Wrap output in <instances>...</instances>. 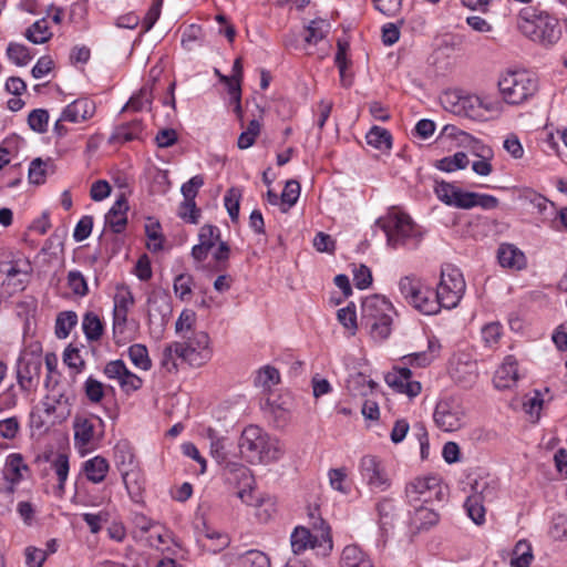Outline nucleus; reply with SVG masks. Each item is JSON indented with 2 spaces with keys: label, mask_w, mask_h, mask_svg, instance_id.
Returning <instances> with one entry per match:
<instances>
[{
  "label": "nucleus",
  "mask_w": 567,
  "mask_h": 567,
  "mask_svg": "<svg viewBox=\"0 0 567 567\" xmlns=\"http://www.w3.org/2000/svg\"><path fill=\"white\" fill-rule=\"evenodd\" d=\"M44 385L49 390V394L44 396L42 405L48 416L53 415L60 405H71L69 396L60 390L56 382L52 386L50 385V375L47 377Z\"/></svg>",
  "instance_id": "obj_24"
},
{
  "label": "nucleus",
  "mask_w": 567,
  "mask_h": 567,
  "mask_svg": "<svg viewBox=\"0 0 567 567\" xmlns=\"http://www.w3.org/2000/svg\"><path fill=\"white\" fill-rule=\"evenodd\" d=\"M127 200L124 195H121L105 215V225L109 226L113 233L121 234L127 224Z\"/></svg>",
  "instance_id": "obj_23"
},
{
  "label": "nucleus",
  "mask_w": 567,
  "mask_h": 567,
  "mask_svg": "<svg viewBox=\"0 0 567 567\" xmlns=\"http://www.w3.org/2000/svg\"><path fill=\"white\" fill-rule=\"evenodd\" d=\"M497 258L504 268L522 270L527 265L525 254L512 244H502L497 250Z\"/></svg>",
  "instance_id": "obj_22"
},
{
  "label": "nucleus",
  "mask_w": 567,
  "mask_h": 567,
  "mask_svg": "<svg viewBox=\"0 0 567 567\" xmlns=\"http://www.w3.org/2000/svg\"><path fill=\"white\" fill-rule=\"evenodd\" d=\"M468 165V157L464 152H457L452 156L443 157L435 163V167L443 172L463 169Z\"/></svg>",
  "instance_id": "obj_41"
},
{
  "label": "nucleus",
  "mask_w": 567,
  "mask_h": 567,
  "mask_svg": "<svg viewBox=\"0 0 567 567\" xmlns=\"http://www.w3.org/2000/svg\"><path fill=\"white\" fill-rule=\"evenodd\" d=\"M299 195L300 184L295 179L288 181L280 195L281 212H288L297 203Z\"/></svg>",
  "instance_id": "obj_44"
},
{
  "label": "nucleus",
  "mask_w": 567,
  "mask_h": 567,
  "mask_svg": "<svg viewBox=\"0 0 567 567\" xmlns=\"http://www.w3.org/2000/svg\"><path fill=\"white\" fill-rule=\"evenodd\" d=\"M104 421L97 415H75L73 420L74 443L78 447H85L93 441H99L104 434Z\"/></svg>",
  "instance_id": "obj_14"
},
{
  "label": "nucleus",
  "mask_w": 567,
  "mask_h": 567,
  "mask_svg": "<svg viewBox=\"0 0 567 567\" xmlns=\"http://www.w3.org/2000/svg\"><path fill=\"white\" fill-rule=\"evenodd\" d=\"M517 27L526 38L544 48L553 47L561 37L558 19L536 7L520 9Z\"/></svg>",
  "instance_id": "obj_1"
},
{
  "label": "nucleus",
  "mask_w": 567,
  "mask_h": 567,
  "mask_svg": "<svg viewBox=\"0 0 567 567\" xmlns=\"http://www.w3.org/2000/svg\"><path fill=\"white\" fill-rule=\"evenodd\" d=\"M196 320V313L193 310L185 309L181 312L177 321L175 322V331L183 337V334H189L195 332L193 326Z\"/></svg>",
  "instance_id": "obj_55"
},
{
  "label": "nucleus",
  "mask_w": 567,
  "mask_h": 567,
  "mask_svg": "<svg viewBox=\"0 0 567 567\" xmlns=\"http://www.w3.org/2000/svg\"><path fill=\"white\" fill-rule=\"evenodd\" d=\"M143 123L141 120H133L128 123L116 126L110 142H131L141 138L143 133Z\"/></svg>",
  "instance_id": "obj_32"
},
{
  "label": "nucleus",
  "mask_w": 567,
  "mask_h": 567,
  "mask_svg": "<svg viewBox=\"0 0 567 567\" xmlns=\"http://www.w3.org/2000/svg\"><path fill=\"white\" fill-rule=\"evenodd\" d=\"M203 185L204 177L202 175H195L188 182L182 185L181 192L184 196V199L192 202V207H194V199L196 198L198 190Z\"/></svg>",
  "instance_id": "obj_57"
},
{
  "label": "nucleus",
  "mask_w": 567,
  "mask_h": 567,
  "mask_svg": "<svg viewBox=\"0 0 567 567\" xmlns=\"http://www.w3.org/2000/svg\"><path fill=\"white\" fill-rule=\"evenodd\" d=\"M444 102L450 104V111L454 114L472 118L480 115L481 109L486 111L496 110L495 103H487L484 99L477 95H458L456 93H452L445 95Z\"/></svg>",
  "instance_id": "obj_15"
},
{
  "label": "nucleus",
  "mask_w": 567,
  "mask_h": 567,
  "mask_svg": "<svg viewBox=\"0 0 567 567\" xmlns=\"http://www.w3.org/2000/svg\"><path fill=\"white\" fill-rule=\"evenodd\" d=\"M518 381L517 361L514 357L507 355L502 365L496 370L493 383L499 390L513 388Z\"/></svg>",
  "instance_id": "obj_20"
},
{
  "label": "nucleus",
  "mask_w": 567,
  "mask_h": 567,
  "mask_svg": "<svg viewBox=\"0 0 567 567\" xmlns=\"http://www.w3.org/2000/svg\"><path fill=\"white\" fill-rule=\"evenodd\" d=\"M238 446L241 455L250 463L274 462L284 454L279 442L256 425H249L243 431Z\"/></svg>",
  "instance_id": "obj_3"
},
{
  "label": "nucleus",
  "mask_w": 567,
  "mask_h": 567,
  "mask_svg": "<svg viewBox=\"0 0 567 567\" xmlns=\"http://www.w3.org/2000/svg\"><path fill=\"white\" fill-rule=\"evenodd\" d=\"M76 323L78 315L74 311L69 310L60 312L55 320V336L59 339L68 338Z\"/></svg>",
  "instance_id": "obj_38"
},
{
  "label": "nucleus",
  "mask_w": 567,
  "mask_h": 567,
  "mask_svg": "<svg viewBox=\"0 0 567 567\" xmlns=\"http://www.w3.org/2000/svg\"><path fill=\"white\" fill-rule=\"evenodd\" d=\"M40 347L34 350H23L17 362V380L23 391L37 388L40 381L42 358Z\"/></svg>",
  "instance_id": "obj_12"
},
{
  "label": "nucleus",
  "mask_w": 567,
  "mask_h": 567,
  "mask_svg": "<svg viewBox=\"0 0 567 567\" xmlns=\"http://www.w3.org/2000/svg\"><path fill=\"white\" fill-rule=\"evenodd\" d=\"M427 504L413 505L414 512L411 514L410 523L417 532L429 529L439 522V514Z\"/></svg>",
  "instance_id": "obj_26"
},
{
  "label": "nucleus",
  "mask_w": 567,
  "mask_h": 567,
  "mask_svg": "<svg viewBox=\"0 0 567 567\" xmlns=\"http://www.w3.org/2000/svg\"><path fill=\"white\" fill-rule=\"evenodd\" d=\"M341 567H374V564L358 545H348L343 548L340 560Z\"/></svg>",
  "instance_id": "obj_25"
},
{
  "label": "nucleus",
  "mask_w": 567,
  "mask_h": 567,
  "mask_svg": "<svg viewBox=\"0 0 567 567\" xmlns=\"http://www.w3.org/2000/svg\"><path fill=\"white\" fill-rule=\"evenodd\" d=\"M240 79L230 78L228 82H226V86L228 90V93L231 99V103L235 104V113L238 115V117H243V110H241V87H240Z\"/></svg>",
  "instance_id": "obj_59"
},
{
  "label": "nucleus",
  "mask_w": 567,
  "mask_h": 567,
  "mask_svg": "<svg viewBox=\"0 0 567 567\" xmlns=\"http://www.w3.org/2000/svg\"><path fill=\"white\" fill-rule=\"evenodd\" d=\"M408 302L424 315H435L442 308L436 291L423 285Z\"/></svg>",
  "instance_id": "obj_19"
},
{
  "label": "nucleus",
  "mask_w": 567,
  "mask_h": 567,
  "mask_svg": "<svg viewBox=\"0 0 567 567\" xmlns=\"http://www.w3.org/2000/svg\"><path fill=\"white\" fill-rule=\"evenodd\" d=\"M48 21L43 18L32 23L24 32V37L34 44H43L52 38Z\"/></svg>",
  "instance_id": "obj_35"
},
{
  "label": "nucleus",
  "mask_w": 567,
  "mask_h": 567,
  "mask_svg": "<svg viewBox=\"0 0 567 567\" xmlns=\"http://www.w3.org/2000/svg\"><path fill=\"white\" fill-rule=\"evenodd\" d=\"M394 503L391 498H382L377 504V512L379 516V526L382 533H386L392 527L394 516Z\"/></svg>",
  "instance_id": "obj_39"
},
{
  "label": "nucleus",
  "mask_w": 567,
  "mask_h": 567,
  "mask_svg": "<svg viewBox=\"0 0 567 567\" xmlns=\"http://www.w3.org/2000/svg\"><path fill=\"white\" fill-rule=\"evenodd\" d=\"M68 286L72 292L79 297H84L89 292L86 279L79 270H71L68 274Z\"/></svg>",
  "instance_id": "obj_53"
},
{
  "label": "nucleus",
  "mask_w": 567,
  "mask_h": 567,
  "mask_svg": "<svg viewBox=\"0 0 567 567\" xmlns=\"http://www.w3.org/2000/svg\"><path fill=\"white\" fill-rule=\"evenodd\" d=\"M512 567H529L533 559L532 547L526 540H519L513 551Z\"/></svg>",
  "instance_id": "obj_45"
},
{
  "label": "nucleus",
  "mask_w": 567,
  "mask_h": 567,
  "mask_svg": "<svg viewBox=\"0 0 567 567\" xmlns=\"http://www.w3.org/2000/svg\"><path fill=\"white\" fill-rule=\"evenodd\" d=\"M95 104L89 99H78L70 103L62 112L60 121L79 123L93 116Z\"/></svg>",
  "instance_id": "obj_21"
},
{
  "label": "nucleus",
  "mask_w": 567,
  "mask_h": 567,
  "mask_svg": "<svg viewBox=\"0 0 567 567\" xmlns=\"http://www.w3.org/2000/svg\"><path fill=\"white\" fill-rule=\"evenodd\" d=\"M51 467L55 472L58 476V492L60 495L64 493L65 488V482L68 480L69 471H70V464H69V457L64 453H59L54 460L51 462Z\"/></svg>",
  "instance_id": "obj_40"
},
{
  "label": "nucleus",
  "mask_w": 567,
  "mask_h": 567,
  "mask_svg": "<svg viewBox=\"0 0 567 567\" xmlns=\"http://www.w3.org/2000/svg\"><path fill=\"white\" fill-rule=\"evenodd\" d=\"M386 384L398 393L415 398L421 393L422 385L419 381L412 380V372L408 367H394L384 377Z\"/></svg>",
  "instance_id": "obj_16"
},
{
  "label": "nucleus",
  "mask_w": 567,
  "mask_h": 567,
  "mask_svg": "<svg viewBox=\"0 0 567 567\" xmlns=\"http://www.w3.org/2000/svg\"><path fill=\"white\" fill-rule=\"evenodd\" d=\"M480 484L475 482L472 486L474 493L467 496L464 508L468 517L476 524L481 525L485 522V507L483 506L484 499L487 498L491 491L487 487H483L478 492Z\"/></svg>",
  "instance_id": "obj_18"
},
{
  "label": "nucleus",
  "mask_w": 567,
  "mask_h": 567,
  "mask_svg": "<svg viewBox=\"0 0 567 567\" xmlns=\"http://www.w3.org/2000/svg\"><path fill=\"white\" fill-rule=\"evenodd\" d=\"M82 329L89 341H99L103 334L104 327L97 315L86 312L83 317Z\"/></svg>",
  "instance_id": "obj_36"
},
{
  "label": "nucleus",
  "mask_w": 567,
  "mask_h": 567,
  "mask_svg": "<svg viewBox=\"0 0 567 567\" xmlns=\"http://www.w3.org/2000/svg\"><path fill=\"white\" fill-rule=\"evenodd\" d=\"M405 497L410 506L441 501L443 488L440 478L436 476L413 478L405 486Z\"/></svg>",
  "instance_id": "obj_10"
},
{
  "label": "nucleus",
  "mask_w": 567,
  "mask_h": 567,
  "mask_svg": "<svg viewBox=\"0 0 567 567\" xmlns=\"http://www.w3.org/2000/svg\"><path fill=\"white\" fill-rule=\"evenodd\" d=\"M362 480L374 493L386 491L391 486V480L382 462L373 455H364L359 465Z\"/></svg>",
  "instance_id": "obj_13"
},
{
  "label": "nucleus",
  "mask_w": 567,
  "mask_h": 567,
  "mask_svg": "<svg viewBox=\"0 0 567 567\" xmlns=\"http://www.w3.org/2000/svg\"><path fill=\"white\" fill-rule=\"evenodd\" d=\"M241 193L238 188H230L227 190L224 202L225 207L229 214V217L233 221H236L239 216V202H240Z\"/></svg>",
  "instance_id": "obj_56"
},
{
  "label": "nucleus",
  "mask_w": 567,
  "mask_h": 567,
  "mask_svg": "<svg viewBox=\"0 0 567 567\" xmlns=\"http://www.w3.org/2000/svg\"><path fill=\"white\" fill-rule=\"evenodd\" d=\"M225 472L229 483L243 486L237 492V496L243 502H247L245 498L249 494L247 488H250L254 482L250 470L239 462H226Z\"/></svg>",
  "instance_id": "obj_17"
},
{
  "label": "nucleus",
  "mask_w": 567,
  "mask_h": 567,
  "mask_svg": "<svg viewBox=\"0 0 567 567\" xmlns=\"http://www.w3.org/2000/svg\"><path fill=\"white\" fill-rule=\"evenodd\" d=\"M182 341H177L183 349L184 362L194 368L204 365L212 358L209 336L205 331H195L183 334Z\"/></svg>",
  "instance_id": "obj_11"
},
{
  "label": "nucleus",
  "mask_w": 567,
  "mask_h": 567,
  "mask_svg": "<svg viewBox=\"0 0 567 567\" xmlns=\"http://www.w3.org/2000/svg\"><path fill=\"white\" fill-rule=\"evenodd\" d=\"M347 480V471L344 467L341 468H331L329 471V481L330 485L333 489H337L343 494H348L350 492L349 486L346 483Z\"/></svg>",
  "instance_id": "obj_62"
},
{
  "label": "nucleus",
  "mask_w": 567,
  "mask_h": 567,
  "mask_svg": "<svg viewBox=\"0 0 567 567\" xmlns=\"http://www.w3.org/2000/svg\"><path fill=\"white\" fill-rule=\"evenodd\" d=\"M109 470L110 464L107 460L100 455L83 463V471L86 478L94 484L102 483L105 480Z\"/></svg>",
  "instance_id": "obj_28"
},
{
  "label": "nucleus",
  "mask_w": 567,
  "mask_h": 567,
  "mask_svg": "<svg viewBox=\"0 0 567 567\" xmlns=\"http://www.w3.org/2000/svg\"><path fill=\"white\" fill-rule=\"evenodd\" d=\"M178 360L184 362L183 349L178 342L174 341L166 344L162 351L161 369L168 373H176L178 371Z\"/></svg>",
  "instance_id": "obj_29"
},
{
  "label": "nucleus",
  "mask_w": 567,
  "mask_h": 567,
  "mask_svg": "<svg viewBox=\"0 0 567 567\" xmlns=\"http://www.w3.org/2000/svg\"><path fill=\"white\" fill-rule=\"evenodd\" d=\"M27 468L28 466L24 464L20 454H10L8 456L3 475L6 481L10 483L8 488L9 493H13L14 485L22 480V471Z\"/></svg>",
  "instance_id": "obj_30"
},
{
  "label": "nucleus",
  "mask_w": 567,
  "mask_h": 567,
  "mask_svg": "<svg viewBox=\"0 0 567 567\" xmlns=\"http://www.w3.org/2000/svg\"><path fill=\"white\" fill-rule=\"evenodd\" d=\"M497 86L505 103L520 105L537 93L538 80L526 70H507L499 75Z\"/></svg>",
  "instance_id": "obj_4"
},
{
  "label": "nucleus",
  "mask_w": 567,
  "mask_h": 567,
  "mask_svg": "<svg viewBox=\"0 0 567 567\" xmlns=\"http://www.w3.org/2000/svg\"><path fill=\"white\" fill-rule=\"evenodd\" d=\"M128 357L137 368L147 371L152 367L147 348L144 344L135 343L128 348Z\"/></svg>",
  "instance_id": "obj_47"
},
{
  "label": "nucleus",
  "mask_w": 567,
  "mask_h": 567,
  "mask_svg": "<svg viewBox=\"0 0 567 567\" xmlns=\"http://www.w3.org/2000/svg\"><path fill=\"white\" fill-rule=\"evenodd\" d=\"M219 228L213 225H204L198 234L199 244L212 249L219 240Z\"/></svg>",
  "instance_id": "obj_60"
},
{
  "label": "nucleus",
  "mask_w": 567,
  "mask_h": 567,
  "mask_svg": "<svg viewBox=\"0 0 567 567\" xmlns=\"http://www.w3.org/2000/svg\"><path fill=\"white\" fill-rule=\"evenodd\" d=\"M290 543L296 556L310 548L316 550L317 555L326 557L333 547L331 528L324 519L318 517L312 523V530L302 526L296 527L290 536Z\"/></svg>",
  "instance_id": "obj_5"
},
{
  "label": "nucleus",
  "mask_w": 567,
  "mask_h": 567,
  "mask_svg": "<svg viewBox=\"0 0 567 567\" xmlns=\"http://www.w3.org/2000/svg\"><path fill=\"white\" fill-rule=\"evenodd\" d=\"M49 113L43 109L33 110L28 116L30 128L37 133H45L48 130Z\"/></svg>",
  "instance_id": "obj_54"
},
{
  "label": "nucleus",
  "mask_w": 567,
  "mask_h": 567,
  "mask_svg": "<svg viewBox=\"0 0 567 567\" xmlns=\"http://www.w3.org/2000/svg\"><path fill=\"white\" fill-rule=\"evenodd\" d=\"M433 420L444 432H453L465 425L466 412L460 399L449 396L436 403Z\"/></svg>",
  "instance_id": "obj_9"
},
{
  "label": "nucleus",
  "mask_w": 567,
  "mask_h": 567,
  "mask_svg": "<svg viewBox=\"0 0 567 567\" xmlns=\"http://www.w3.org/2000/svg\"><path fill=\"white\" fill-rule=\"evenodd\" d=\"M208 437L210 440V454L218 464L226 466V462H230L227 457V440L218 437L216 432L212 429L208 430Z\"/></svg>",
  "instance_id": "obj_42"
},
{
  "label": "nucleus",
  "mask_w": 567,
  "mask_h": 567,
  "mask_svg": "<svg viewBox=\"0 0 567 567\" xmlns=\"http://www.w3.org/2000/svg\"><path fill=\"white\" fill-rule=\"evenodd\" d=\"M203 39V29L200 25H188L182 35V45L186 50H193L195 43H200Z\"/></svg>",
  "instance_id": "obj_58"
},
{
  "label": "nucleus",
  "mask_w": 567,
  "mask_h": 567,
  "mask_svg": "<svg viewBox=\"0 0 567 567\" xmlns=\"http://www.w3.org/2000/svg\"><path fill=\"white\" fill-rule=\"evenodd\" d=\"M434 192L439 199L444 204L461 209L481 207L483 209L489 210L495 209L499 204L498 198L493 195L465 192L460 187L444 181L436 182Z\"/></svg>",
  "instance_id": "obj_6"
},
{
  "label": "nucleus",
  "mask_w": 567,
  "mask_h": 567,
  "mask_svg": "<svg viewBox=\"0 0 567 567\" xmlns=\"http://www.w3.org/2000/svg\"><path fill=\"white\" fill-rule=\"evenodd\" d=\"M241 567H270L269 557L261 550L249 549L239 557Z\"/></svg>",
  "instance_id": "obj_48"
},
{
  "label": "nucleus",
  "mask_w": 567,
  "mask_h": 567,
  "mask_svg": "<svg viewBox=\"0 0 567 567\" xmlns=\"http://www.w3.org/2000/svg\"><path fill=\"white\" fill-rule=\"evenodd\" d=\"M365 140L370 146L379 151H389L392 147L391 133L380 126H372L367 133Z\"/></svg>",
  "instance_id": "obj_33"
},
{
  "label": "nucleus",
  "mask_w": 567,
  "mask_h": 567,
  "mask_svg": "<svg viewBox=\"0 0 567 567\" xmlns=\"http://www.w3.org/2000/svg\"><path fill=\"white\" fill-rule=\"evenodd\" d=\"M7 55L8 59L18 66L27 65L32 59L29 49L25 45L16 42L9 43L7 48Z\"/></svg>",
  "instance_id": "obj_46"
},
{
  "label": "nucleus",
  "mask_w": 567,
  "mask_h": 567,
  "mask_svg": "<svg viewBox=\"0 0 567 567\" xmlns=\"http://www.w3.org/2000/svg\"><path fill=\"white\" fill-rule=\"evenodd\" d=\"M83 390L87 400L93 404L100 403L105 395L104 384L93 377L85 380Z\"/></svg>",
  "instance_id": "obj_50"
},
{
  "label": "nucleus",
  "mask_w": 567,
  "mask_h": 567,
  "mask_svg": "<svg viewBox=\"0 0 567 567\" xmlns=\"http://www.w3.org/2000/svg\"><path fill=\"white\" fill-rule=\"evenodd\" d=\"M53 163L50 158L43 161L40 157L34 158L29 167V181L31 184L41 185L45 182L48 167H52Z\"/></svg>",
  "instance_id": "obj_43"
},
{
  "label": "nucleus",
  "mask_w": 567,
  "mask_h": 567,
  "mask_svg": "<svg viewBox=\"0 0 567 567\" xmlns=\"http://www.w3.org/2000/svg\"><path fill=\"white\" fill-rule=\"evenodd\" d=\"M440 350V344L435 339L427 340V350L410 353L404 355L402 360L412 367L425 368L427 367L435 358V354Z\"/></svg>",
  "instance_id": "obj_31"
},
{
  "label": "nucleus",
  "mask_w": 567,
  "mask_h": 567,
  "mask_svg": "<svg viewBox=\"0 0 567 567\" xmlns=\"http://www.w3.org/2000/svg\"><path fill=\"white\" fill-rule=\"evenodd\" d=\"M465 280L460 269L453 265H445L441 270V280L436 289L441 307L452 309L456 307L465 292Z\"/></svg>",
  "instance_id": "obj_8"
},
{
  "label": "nucleus",
  "mask_w": 567,
  "mask_h": 567,
  "mask_svg": "<svg viewBox=\"0 0 567 567\" xmlns=\"http://www.w3.org/2000/svg\"><path fill=\"white\" fill-rule=\"evenodd\" d=\"M153 100L152 87L144 85L137 94L133 95L125 104L122 111L131 109L133 111H141L145 105H151Z\"/></svg>",
  "instance_id": "obj_51"
},
{
  "label": "nucleus",
  "mask_w": 567,
  "mask_h": 567,
  "mask_svg": "<svg viewBox=\"0 0 567 567\" xmlns=\"http://www.w3.org/2000/svg\"><path fill=\"white\" fill-rule=\"evenodd\" d=\"M121 475L131 499L138 503L142 498L145 483L142 472L137 467H134L123 471Z\"/></svg>",
  "instance_id": "obj_27"
},
{
  "label": "nucleus",
  "mask_w": 567,
  "mask_h": 567,
  "mask_svg": "<svg viewBox=\"0 0 567 567\" xmlns=\"http://www.w3.org/2000/svg\"><path fill=\"white\" fill-rule=\"evenodd\" d=\"M114 458L121 474L123 473V471L136 467L134 462L135 456L127 442H120L115 445Z\"/></svg>",
  "instance_id": "obj_37"
},
{
  "label": "nucleus",
  "mask_w": 567,
  "mask_h": 567,
  "mask_svg": "<svg viewBox=\"0 0 567 567\" xmlns=\"http://www.w3.org/2000/svg\"><path fill=\"white\" fill-rule=\"evenodd\" d=\"M555 540H567V515H558L554 518L549 529Z\"/></svg>",
  "instance_id": "obj_64"
},
{
  "label": "nucleus",
  "mask_w": 567,
  "mask_h": 567,
  "mask_svg": "<svg viewBox=\"0 0 567 567\" xmlns=\"http://www.w3.org/2000/svg\"><path fill=\"white\" fill-rule=\"evenodd\" d=\"M93 228V217L85 215L83 216L76 224L74 231H73V238L76 243H81L85 240L92 231Z\"/></svg>",
  "instance_id": "obj_63"
},
{
  "label": "nucleus",
  "mask_w": 567,
  "mask_h": 567,
  "mask_svg": "<svg viewBox=\"0 0 567 567\" xmlns=\"http://www.w3.org/2000/svg\"><path fill=\"white\" fill-rule=\"evenodd\" d=\"M329 24L322 20H312L307 27L306 42L309 44H317L322 40L328 31Z\"/></svg>",
  "instance_id": "obj_52"
},
{
  "label": "nucleus",
  "mask_w": 567,
  "mask_h": 567,
  "mask_svg": "<svg viewBox=\"0 0 567 567\" xmlns=\"http://www.w3.org/2000/svg\"><path fill=\"white\" fill-rule=\"evenodd\" d=\"M375 225L384 231L388 246L394 249L400 246L416 247L424 234L410 215L396 207H391L384 216L378 218Z\"/></svg>",
  "instance_id": "obj_2"
},
{
  "label": "nucleus",
  "mask_w": 567,
  "mask_h": 567,
  "mask_svg": "<svg viewBox=\"0 0 567 567\" xmlns=\"http://www.w3.org/2000/svg\"><path fill=\"white\" fill-rule=\"evenodd\" d=\"M0 272L6 277H30L32 267L29 260H2L0 258Z\"/></svg>",
  "instance_id": "obj_34"
},
{
  "label": "nucleus",
  "mask_w": 567,
  "mask_h": 567,
  "mask_svg": "<svg viewBox=\"0 0 567 567\" xmlns=\"http://www.w3.org/2000/svg\"><path fill=\"white\" fill-rule=\"evenodd\" d=\"M391 303L380 296H371L362 302V319L371 328V334L374 338L386 339L391 333L392 318L388 313Z\"/></svg>",
  "instance_id": "obj_7"
},
{
  "label": "nucleus",
  "mask_w": 567,
  "mask_h": 567,
  "mask_svg": "<svg viewBox=\"0 0 567 567\" xmlns=\"http://www.w3.org/2000/svg\"><path fill=\"white\" fill-rule=\"evenodd\" d=\"M502 336V326L498 322L485 324L482 328V339L487 347H494L498 343Z\"/></svg>",
  "instance_id": "obj_61"
},
{
  "label": "nucleus",
  "mask_w": 567,
  "mask_h": 567,
  "mask_svg": "<svg viewBox=\"0 0 567 567\" xmlns=\"http://www.w3.org/2000/svg\"><path fill=\"white\" fill-rule=\"evenodd\" d=\"M279 382L280 373L276 368L271 365L262 367L255 378V384L264 389H270L272 385H276Z\"/></svg>",
  "instance_id": "obj_49"
}]
</instances>
